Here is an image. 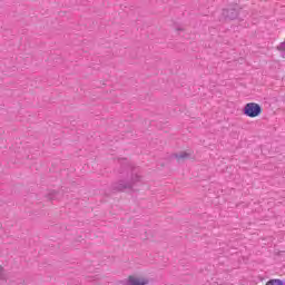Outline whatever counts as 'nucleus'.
Masks as SVG:
<instances>
[{"instance_id":"f257e3e1","label":"nucleus","mask_w":285,"mask_h":285,"mask_svg":"<svg viewBox=\"0 0 285 285\" xmlns=\"http://www.w3.org/2000/svg\"><path fill=\"white\" fill-rule=\"evenodd\" d=\"M246 17V12L239 8L237 4L229 6L223 9L222 16L224 17L225 21H235V19H242Z\"/></svg>"},{"instance_id":"f03ea898","label":"nucleus","mask_w":285,"mask_h":285,"mask_svg":"<svg viewBox=\"0 0 285 285\" xmlns=\"http://www.w3.org/2000/svg\"><path fill=\"white\" fill-rule=\"evenodd\" d=\"M243 115H245V117H250L252 119L259 117V115H262V105L257 102L246 104L243 108Z\"/></svg>"},{"instance_id":"7ed1b4c3","label":"nucleus","mask_w":285,"mask_h":285,"mask_svg":"<svg viewBox=\"0 0 285 285\" xmlns=\"http://www.w3.org/2000/svg\"><path fill=\"white\" fill-rule=\"evenodd\" d=\"M127 284L128 285H146V284H148V281H146L144 278H137L135 276H129Z\"/></svg>"},{"instance_id":"20e7f679","label":"nucleus","mask_w":285,"mask_h":285,"mask_svg":"<svg viewBox=\"0 0 285 285\" xmlns=\"http://www.w3.org/2000/svg\"><path fill=\"white\" fill-rule=\"evenodd\" d=\"M276 50H278L281 57L285 59V40L276 47Z\"/></svg>"},{"instance_id":"39448f33","label":"nucleus","mask_w":285,"mask_h":285,"mask_svg":"<svg viewBox=\"0 0 285 285\" xmlns=\"http://www.w3.org/2000/svg\"><path fill=\"white\" fill-rule=\"evenodd\" d=\"M265 285H285V281L279 278L269 279Z\"/></svg>"},{"instance_id":"423d86ee","label":"nucleus","mask_w":285,"mask_h":285,"mask_svg":"<svg viewBox=\"0 0 285 285\" xmlns=\"http://www.w3.org/2000/svg\"><path fill=\"white\" fill-rule=\"evenodd\" d=\"M176 157H177V159H186V157H190V154L184 151L179 156H176Z\"/></svg>"}]
</instances>
